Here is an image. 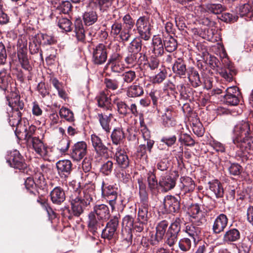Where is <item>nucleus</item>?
<instances>
[{
    "mask_svg": "<svg viewBox=\"0 0 253 253\" xmlns=\"http://www.w3.org/2000/svg\"><path fill=\"white\" fill-rule=\"evenodd\" d=\"M91 3L100 10L104 11L111 5L112 0H92Z\"/></svg>",
    "mask_w": 253,
    "mask_h": 253,
    "instance_id": "09e8293b",
    "label": "nucleus"
},
{
    "mask_svg": "<svg viewBox=\"0 0 253 253\" xmlns=\"http://www.w3.org/2000/svg\"><path fill=\"white\" fill-rule=\"evenodd\" d=\"M179 141L185 145L192 146L195 144V141L192 138L186 133L181 134L179 136Z\"/></svg>",
    "mask_w": 253,
    "mask_h": 253,
    "instance_id": "603ef678",
    "label": "nucleus"
},
{
    "mask_svg": "<svg viewBox=\"0 0 253 253\" xmlns=\"http://www.w3.org/2000/svg\"><path fill=\"white\" fill-rule=\"evenodd\" d=\"M149 96L152 99L154 107H157L158 105V100L160 96V91L153 89L149 93Z\"/></svg>",
    "mask_w": 253,
    "mask_h": 253,
    "instance_id": "0e129e2a",
    "label": "nucleus"
},
{
    "mask_svg": "<svg viewBox=\"0 0 253 253\" xmlns=\"http://www.w3.org/2000/svg\"><path fill=\"white\" fill-rule=\"evenodd\" d=\"M240 238V233L236 228H231L227 230L224 234L223 241L225 243L236 242Z\"/></svg>",
    "mask_w": 253,
    "mask_h": 253,
    "instance_id": "c85d7f7f",
    "label": "nucleus"
},
{
    "mask_svg": "<svg viewBox=\"0 0 253 253\" xmlns=\"http://www.w3.org/2000/svg\"><path fill=\"white\" fill-rule=\"evenodd\" d=\"M228 222L227 216L221 213L215 219L212 225V232L213 233L218 234L223 232L226 227Z\"/></svg>",
    "mask_w": 253,
    "mask_h": 253,
    "instance_id": "a211bd4d",
    "label": "nucleus"
},
{
    "mask_svg": "<svg viewBox=\"0 0 253 253\" xmlns=\"http://www.w3.org/2000/svg\"><path fill=\"white\" fill-rule=\"evenodd\" d=\"M135 24L140 38L145 41L148 40L151 37V25L148 18L145 16L140 17Z\"/></svg>",
    "mask_w": 253,
    "mask_h": 253,
    "instance_id": "6e6552de",
    "label": "nucleus"
},
{
    "mask_svg": "<svg viewBox=\"0 0 253 253\" xmlns=\"http://www.w3.org/2000/svg\"><path fill=\"white\" fill-rule=\"evenodd\" d=\"M184 231L193 239L194 242L195 243L199 240L201 234V229L199 227L193 224H189L186 225Z\"/></svg>",
    "mask_w": 253,
    "mask_h": 253,
    "instance_id": "f704fd0d",
    "label": "nucleus"
},
{
    "mask_svg": "<svg viewBox=\"0 0 253 253\" xmlns=\"http://www.w3.org/2000/svg\"><path fill=\"white\" fill-rule=\"evenodd\" d=\"M96 118L102 129L106 133H109L111 129L110 122L113 118V115L111 113H98Z\"/></svg>",
    "mask_w": 253,
    "mask_h": 253,
    "instance_id": "4be33fe9",
    "label": "nucleus"
},
{
    "mask_svg": "<svg viewBox=\"0 0 253 253\" xmlns=\"http://www.w3.org/2000/svg\"><path fill=\"white\" fill-rule=\"evenodd\" d=\"M36 182L32 177H28L25 181V186L26 189L29 191L30 193L35 194Z\"/></svg>",
    "mask_w": 253,
    "mask_h": 253,
    "instance_id": "864d4df0",
    "label": "nucleus"
},
{
    "mask_svg": "<svg viewBox=\"0 0 253 253\" xmlns=\"http://www.w3.org/2000/svg\"><path fill=\"white\" fill-rule=\"evenodd\" d=\"M190 212L191 221L196 226H200L206 222V212L201 210L198 205H192L190 209Z\"/></svg>",
    "mask_w": 253,
    "mask_h": 253,
    "instance_id": "9d476101",
    "label": "nucleus"
},
{
    "mask_svg": "<svg viewBox=\"0 0 253 253\" xmlns=\"http://www.w3.org/2000/svg\"><path fill=\"white\" fill-rule=\"evenodd\" d=\"M176 140V136L172 135L170 136H164L162 137L161 140V141L166 144L168 146L170 147L175 143Z\"/></svg>",
    "mask_w": 253,
    "mask_h": 253,
    "instance_id": "338daca9",
    "label": "nucleus"
},
{
    "mask_svg": "<svg viewBox=\"0 0 253 253\" xmlns=\"http://www.w3.org/2000/svg\"><path fill=\"white\" fill-rule=\"evenodd\" d=\"M252 8L249 3H245L239 7V14L241 16L246 15L249 13L251 12Z\"/></svg>",
    "mask_w": 253,
    "mask_h": 253,
    "instance_id": "69168bd1",
    "label": "nucleus"
},
{
    "mask_svg": "<svg viewBox=\"0 0 253 253\" xmlns=\"http://www.w3.org/2000/svg\"><path fill=\"white\" fill-rule=\"evenodd\" d=\"M161 119L162 124L165 127L173 126L176 125L175 113L170 107L167 108L165 109Z\"/></svg>",
    "mask_w": 253,
    "mask_h": 253,
    "instance_id": "5701e85b",
    "label": "nucleus"
},
{
    "mask_svg": "<svg viewBox=\"0 0 253 253\" xmlns=\"http://www.w3.org/2000/svg\"><path fill=\"white\" fill-rule=\"evenodd\" d=\"M56 166L58 174L62 178L68 177L72 169V164L69 160H60L56 163Z\"/></svg>",
    "mask_w": 253,
    "mask_h": 253,
    "instance_id": "f3484780",
    "label": "nucleus"
},
{
    "mask_svg": "<svg viewBox=\"0 0 253 253\" xmlns=\"http://www.w3.org/2000/svg\"><path fill=\"white\" fill-rule=\"evenodd\" d=\"M50 199L53 203L60 205L65 200V194L62 188L57 186L50 193Z\"/></svg>",
    "mask_w": 253,
    "mask_h": 253,
    "instance_id": "393cba45",
    "label": "nucleus"
},
{
    "mask_svg": "<svg viewBox=\"0 0 253 253\" xmlns=\"http://www.w3.org/2000/svg\"><path fill=\"white\" fill-rule=\"evenodd\" d=\"M175 184L176 178L169 175L161 176L159 180V185L165 192L173 189Z\"/></svg>",
    "mask_w": 253,
    "mask_h": 253,
    "instance_id": "b1692460",
    "label": "nucleus"
},
{
    "mask_svg": "<svg viewBox=\"0 0 253 253\" xmlns=\"http://www.w3.org/2000/svg\"><path fill=\"white\" fill-rule=\"evenodd\" d=\"M59 115L61 118H64L68 122H72L75 120L73 112L66 107H62L60 109Z\"/></svg>",
    "mask_w": 253,
    "mask_h": 253,
    "instance_id": "a18cd8bd",
    "label": "nucleus"
},
{
    "mask_svg": "<svg viewBox=\"0 0 253 253\" xmlns=\"http://www.w3.org/2000/svg\"><path fill=\"white\" fill-rule=\"evenodd\" d=\"M75 31L77 40L79 41L84 42L85 41V30L82 21L80 19H77L75 21Z\"/></svg>",
    "mask_w": 253,
    "mask_h": 253,
    "instance_id": "ea45409f",
    "label": "nucleus"
},
{
    "mask_svg": "<svg viewBox=\"0 0 253 253\" xmlns=\"http://www.w3.org/2000/svg\"><path fill=\"white\" fill-rule=\"evenodd\" d=\"M87 152V145L84 141L78 142L72 148L71 157L76 161L81 160Z\"/></svg>",
    "mask_w": 253,
    "mask_h": 253,
    "instance_id": "ddd939ff",
    "label": "nucleus"
},
{
    "mask_svg": "<svg viewBox=\"0 0 253 253\" xmlns=\"http://www.w3.org/2000/svg\"><path fill=\"white\" fill-rule=\"evenodd\" d=\"M125 28L128 30H131L134 25V21L129 14L126 15L123 18Z\"/></svg>",
    "mask_w": 253,
    "mask_h": 253,
    "instance_id": "bf43d9fd",
    "label": "nucleus"
},
{
    "mask_svg": "<svg viewBox=\"0 0 253 253\" xmlns=\"http://www.w3.org/2000/svg\"><path fill=\"white\" fill-rule=\"evenodd\" d=\"M208 184L210 190L214 194L216 198H219L223 196L224 190L221 183L218 180L210 181Z\"/></svg>",
    "mask_w": 253,
    "mask_h": 253,
    "instance_id": "c756f323",
    "label": "nucleus"
},
{
    "mask_svg": "<svg viewBox=\"0 0 253 253\" xmlns=\"http://www.w3.org/2000/svg\"><path fill=\"white\" fill-rule=\"evenodd\" d=\"M110 216L108 207L105 204L96 205L93 208V211L88 215V227L94 234L98 229L103 226V223Z\"/></svg>",
    "mask_w": 253,
    "mask_h": 253,
    "instance_id": "7ed1b4c3",
    "label": "nucleus"
},
{
    "mask_svg": "<svg viewBox=\"0 0 253 253\" xmlns=\"http://www.w3.org/2000/svg\"><path fill=\"white\" fill-rule=\"evenodd\" d=\"M111 139L113 144L116 145L123 143L125 139V135L122 128L117 127L114 129L111 135Z\"/></svg>",
    "mask_w": 253,
    "mask_h": 253,
    "instance_id": "2f4dec72",
    "label": "nucleus"
},
{
    "mask_svg": "<svg viewBox=\"0 0 253 253\" xmlns=\"http://www.w3.org/2000/svg\"><path fill=\"white\" fill-rule=\"evenodd\" d=\"M92 145L96 154L106 157L108 155V148L103 143L101 139L96 134H92L90 137Z\"/></svg>",
    "mask_w": 253,
    "mask_h": 253,
    "instance_id": "2eb2a0df",
    "label": "nucleus"
},
{
    "mask_svg": "<svg viewBox=\"0 0 253 253\" xmlns=\"http://www.w3.org/2000/svg\"><path fill=\"white\" fill-rule=\"evenodd\" d=\"M101 191L102 196L109 202L112 210H114L118 198L117 189L114 186L102 181Z\"/></svg>",
    "mask_w": 253,
    "mask_h": 253,
    "instance_id": "423d86ee",
    "label": "nucleus"
},
{
    "mask_svg": "<svg viewBox=\"0 0 253 253\" xmlns=\"http://www.w3.org/2000/svg\"><path fill=\"white\" fill-rule=\"evenodd\" d=\"M156 169H153V170H150L147 173L148 187L152 193L157 191L159 185V182L156 176Z\"/></svg>",
    "mask_w": 253,
    "mask_h": 253,
    "instance_id": "bb28decb",
    "label": "nucleus"
},
{
    "mask_svg": "<svg viewBox=\"0 0 253 253\" xmlns=\"http://www.w3.org/2000/svg\"><path fill=\"white\" fill-rule=\"evenodd\" d=\"M163 41L165 49L167 51L171 52L176 49L177 46V42L172 36L169 35L167 36H165Z\"/></svg>",
    "mask_w": 253,
    "mask_h": 253,
    "instance_id": "4c0bfd02",
    "label": "nucleus"
},
{
    "mask_svg": "<svg viewBox=\"0 0 253 253\" xmlns=\"http://www.w3.org/2000/svg\"><path fill=\"white\" fill-rule=\"evenodd\" d=\"M165 209L170 213L177 212L180 209V202L177 198L172 196H167L163 201Z\"/></svg>",
    "mask_w": 253,
    "mask_h": 253,
    "instance_id": "aec40b11",
    "label": "nucleus"
},
{
    "mask_svg": "<svg viewBox=\"0 0 253 253\" xmlns=\"http://www.w3.org/2000/svg\"><path fill=\"white\" fill-rule=\"evenodd\" d=\"M149 206L140 205L138 211L137 220L141 221L142 223H146L150 217L151 214L149 213L148 210Z\"/></svg>",
    "mask_w": 253,
    "mask_h": 253,
    "instance_id": "c9c22d12",
    "label": "nucleus"
},
{
    "mask_svg": "<svg viewBox=\"0 0 253 253\" xmlns=\"http://www.w3.org/2000/svg\"><path fill=\"white\" fill-rule=\"evenodd\" d=\"M119 214L114 215L111 218L106 224L105 228L102 231V237L110 240L117 234V229L119 225Z\"/></svg>",
    "mask_w": 253,
    "mask_h": 253,
    "instance_id": "0eeeda50",
    "label": "nucleus"
},
{
    "mask_svg": "<svg viewBox=\"0 0 253 253\" xmlns=\"http://www.w3.org/2000/svg\"><path fill=\"white\" fill-rule=\"evenodd\" d=\"M113 168L112 161L108 160L104 163L101 166V172L105 175H109L112 171Z\"/></svg>",
    "mask_w": 253,
    "mask_h": 253,
    "instance_id": "6e6d98bb",
    "label": "nucleus"
},
{
    "mask_svg": "<svg viewBox=\"0 0 253 253\" xmlns=\"http://www.w3.org/2000/svg\"><path fill=\"white\" fill-rule=\"evenodd\" d=\"M98 106L106 110H111L112 109L111 100L110 97L103 92L100 93L99 95L96 96Z\"/></svg>",
    "mask_w": 253,
    "mask_h": 253,
    "instance_id": "cd10ccee",
    "label": "nucleus"
},
{
    "mask_svg": "<svg viewBox=\"0 0 253 253\" xmlns=\"http://www.w3.org/2000/svg\"><path fill=\"white\" fill-rule=\"evenodd\" d=\"M114 102L116 104L117 110L120 114L126 115L128 113L129 107L125 102L118 99H114Z\"/></svg>",
    "mask_w": 253,
    "mask_h": 253,
    "instance_id": "49530a36",
    "label": "nucleus"
},
{
    "mask_svg": "<svg viewBox=\"0 0 253 253\" xmlns=\"http://www.w3.org/2000/svg\"><path fill=\"white\" fill-rule=\"evenodd\" d=\"M224 101L226 104L231 106H236L239 103V96H224Z\"/></svg>",
    "mask_w": 253,
    "mask_h": 253,
    "instance_id": "680f3d73",
    "label": "nucleus"
},
{
    "mask_svg": "<svg viewBox=\"0 0 253 253\" xmlns=\"http://www.w3.org/2000/svg\"><path fill=\"white\" fill-rule=\"evenodd\" d=\"M153 52L156 56L161 55L164 53V42L159 36H154L153 39Z\"/></svg>",
    "mask_w": 253,
    "mask_h": 253,
    "instance_id": "e433bc0d",
    "label": "nucleus"
},
{
    "mask_svg": "<svg viewBox=\"0 0 253 253\" xmlns=\"http://www.w3.org/2000/svg\"><path fill=\"white\" fill-rule=\"evenodd\" d=\"M6 162L11 167L14 169H23L27 167L23 157L17 150H14L10 153L7 158Z\"/></svg>",
    "mask_w": 253,
    "mask_h": 253,
    "instance_id": "9b49d317",
    "label": "nucleus"
},
{
    "mask_svg": "<svg viewBox=\"0 0 253 253\" xmlns=\"http://www.w3.org/2000/svg\"><path fill=\"white\" fill-rule=\"evenodd\" d=\"M223 67L219 69V74L227 82H230L233 80V77L236 72L230 63L228 58H225L222 60Z\"/></svg>",
    "mask_w": 253,
    "mask_h": 253,
    "instance_id": "4468645a",
    "label": "nucleus"
},
{
    "mask_svg": "<svg viewBox=\"0 0 253 253\" xmlns=\"http://www.w3.org/2000/svg\"><path fill=\"white\" fill-rule=\"evenodd\" d=\"M10 98L7 97L8 105L11 108L12 114L9 118V123L12 127H16L15 131L20 126L22 112H24V103L20 101V97L16 93L12 94Z\"/></svg>",
    "mask_w": 253,
    "mask_h": 253,
    "instance_id": "20e7f679",
    "label": "nucleus"
},
{
    "mask_svg": "<svg viewBox=\"0 0 253 253\" xmlns=\"http://www.w3.org/2000/svg\"><path fill=\"white\" fill-rule=\"evenodd\" d=\"M138 56V54L131 52L125 58V61L127 65L133 66L137 63Z\"/></svg>",
    "mask_w": 253,
    "mask_h": 253,
    "instance_id": "13d9d810",
    "label": "nucleus"
},
{
    "mask_svg": "<svg viewBox=\"0 0 253 253\" xmlns=\"http://www.w3.org/2000/svg\"><path fill=\"white\" fill-rule=\"evenodd\" d=\"M107 59V48L102 43L98 44L93 49L92 60L94 64L101 65Z\"/></svg>",
    "mask_w": 253,
    "mask_h": 253,
    "instance_id": "f8f14e48",
    "label": "nucleus"
},
{
    "mask_svg": "<svg viewBox=\"0 0 253 253\" xmlns=\"http://www.w3.org/2000/svg\"><path fill=\"white\" fill-rule=\"evenodd\" d=\"M187 76L189 82L194 87H197L200 85L201 82L199 74L194 67L188 68Z\"/></svg>",
    "mask_w": 253,
    "mask_h": 253,
    "instance_id": "7c9ffc66",
    "label": "nucleus"
},
{
    "mask_svg": "<svg viewBox=\"0 0 253 253\" xmlns=\"http://www.w3.org/2000/svg\"><path fill=\"white\" fill-rule=\"evenodd\" d=\"M104 83L107 88L114 90L118 87V82L116 80L105 79Z\"/></svg>",
    "mask_w": 253,
    "mask_h": 253,
    "instance_id": "e2e57ef3",
    "label": "nucleus"
},
{
    "mask_svg": "<svg viewBox=\"0 0 253 253\" xmlns=\"http://www.w3.org/2000/svg\"><path fill=\"white\" fill-rule=\"evenodd\" d=\"M169 166V163L167 159H162L158 161L156 164V167L154 169H158L161 171H166L168 169Z\"/></svg>",
    "mask_w": 253,
    "mask_h": 253,
    "instance_id": "052dcab7",
    "label": "nucleus"
},
{
    "mask_svg": "<svg viewBox=\"0 0 253 253\" xmlns=\"http://www.w3.org/2000/svg\"><path fill=\"white\" fill-rule=\"evenodd\" d=\"M191 241L188 238L181 239L178 242V247L180 250L183 252L189 251L191 248Z\"/></svg>",
    "mask_w": 253,
    "mask_h": 253,
    "instance_id": "de8ad7c7",
    "label": "nucleus"
},
{
    "mask_svg": "<svg viewBox=\"0 0 253 253\" xmlns=\"http://www.w3.org/2000/svg\"><path fill=\"white\" fill-rule=\"evenodd\" d=\"M167 73L165 71H161L153 78L154 83L160 84L162 83L166 78Z\"/></svg>",
    "mask_w": 253,
    "mask_h": 253,
    "instance_id": "774afa93",
    "label": "nucleus"
},
{
    "mask_svg": "<svg viewBox=\"0 0 253 253\" xmlns=\"http://www.w3.org/2000/svg\"><path fill=\"white\" fill-rule=\"evenodd\" d=\"M106 67L110 68L113 72L116 73H121L125 69V66L121 61L107 64Z\"/></svg>",
    "mask_w": 253,
    "mask_h": 253,
    "instance_id": "8fccbe9b",
    "label": "nucleus"
},
{
    "mask_svg": "<svg viewBox=\"0 0 253 253\" xmlns=\"http://www.w3.org/2000/svg\"><path fill=\"white\" fill-rule=\"evenodd\" d=\"M182 219L179 217H176L165 234V244L170 247H173L177 241L178 235L180 231L181 224L182 222Z\"/></svg>",
    "mask_w": 253,
    "mask_h": 253,
    "instance_id": "39448f33",
    "label": "nucleus"
},
{
    "mask_svg": "<svg viewBox=\"0 0 253 253\" xmlns=\"http://www.w3.org/2000/svg\"><path fill=\"white\" fill-rule=\"evenodd\" d=\"M168 226V222L166 220L161 221L157 226L156 238L158 241H161L166 234V229Z\"/></svg>",
    "mask_w": 253,
    "mask_h": 253,
    "instance_id": "a19ab883",
    "label": "nucleus"
},
{
    "mask_svg": "<svg viewBox=\"0 0 253 253\" xmlns=\"http://www.w3.org/2000/svg\"><path fill=\"white\" fill-rule=\"evenodd\" d=\"M228 170L230 174L236 176L241 173L242 167L237 163H233L228 168Z\"/></svg>",
    "mask_w": 253,
    "mask_h": 253,
    "instance_id": "4d7b16f0",
    "label": "nucleus"
},
{
    "mask_svg": "<svg viewBox=\"0 0 253 253\" xmlns=\"http://www.w3.org/2000/svg\"><path fill=\"white\" fill-rule=\"evenodd\" d=\"M181 191L184 193L193 191L195 187L194 181L190 177H187L181 179Z\"/></svg>",
    "mask_w": 253,
    "mask_h": 253,
    "instance_id": "58836bf2",
    "label": "nucleus"
},
{
    "mask_svg": "<svg viewBox=\"0 0 253 253\" xmlns=\"http://www.w3.org/2000/svg\"><path fill=\"white\" fill-rule=\"evenodd\" d=\"M114 159L121 168L126 169L128 167L129 164L128 157L125 149L122 147L119 146L116 148Z\"/></svg>",
    "mask_w": 253,
    "mask_h": 253,
    "instance_id": "dca6fc26",
    "label": "nucleus"
},
{
    "mask_svg": "<svg viewBox=\"0 0 253 253\" xmlns=\"http://www.w3.org/2000/svg\"><path fill=\"white\" fill-rule=\"evenodd\" d=\"M172 70L177 76L185 78L187 74L188 69L185 61L182 58L175 59L172 67Z\"/></svg>",
    "mask_w": 253,
    "mask_h": 253,
    "instance_id": "412c9836",
    "label": "nucleus"
},
{
    "mask_svg": "<svg viewBox=\"0 0 253 253\" xmlns=\"http://www.w3.org/2000/svg\"><path fill=\"white\" fill-rule=\"evenodd\" d=\"M132 52L136 53L138 54V52L140 51L142 48L141 41L139 39H134L130 43L129 46Z\"/></svg>",
    "mask_w": 253,
    "mask_h": 253,
    "instance_id": "3c124183",
    "label": "nucleus"
},
{
    "mask_svg": "<svg viewBox=\"0 0 253 253\" xmlns=\"http://www.w3.org/2000/svg\"><path fill=\"white\" fill-rule=\"evenodd\" d=\"M142 136L145 141L146 142L147 150L151 153L154 144V141L151 139L150 131L147 127L144 126L141 129Z\"/></svg>",
    "mask_w": 253,
    "mask_h": 253,
    "instance_id": "79ce46f5",
    "label": "nucleus"
},
{
    "mask_svg": "<svg viewBox=\"0 0 253 253\" xmlns=\"http://www.w3.org/2000/svg\"><path fill=\"white\" fill-rule=\"evenodd\" d=\"M123 80L126 83H132L136 78V73L134 71L129 70L122 75Z\"/></svg>",
    "mask_w": 253,
    "mask_h": 253,
    "instance_id": "5fc2aeb1",
    "label": "nucleus"
},
{
    "mask_svg": "<svg viewBox=\"0 0 253 253\" xmlns=\"http://www.w3.org/2000/svg\"><path fill=\"white\" fill-rule=\"evenodd\" d=\"M205 11L209 13L219 14L222 13L225 8L220 3H207L203 5Z\"/></svg>",
    "mask_w": 253,
    "mask_h": 253,
    "instance_id": "72a5a7b5",
    "label": "nucleus"
},
{
    "mask_svg": "<svg viewBox=\"0 0 253 253\" xmlns=\"http://www.w3.org/2000/svg\"><path fill=\"white\" fill-rule=\"evenodd\" d=\"M25 137L29 146H32V149L37 154L41 157L47 155V148L39 138L31 136L29 133H27Z\"/></svg>",
    "mask_w": 253,
    "mask_h": 253,
    "instance_id": "1a4fd4ad",
    "label": "nucleus"
},
{
    "mask_svg": "<svg viewBox=\"0 0 253 253\" xmlns=\"http://www.w3.org/2000/svg\"><path fill=\"white\" fill-rule=\"evenodd\" d=\"M143 87L138 85H131L128 88L126 94L129 97H136L143 95Z\"/></svg>",
    "mask_w": 253,
    "mask_h": 253,
    "instance_id": "37998d69",
    "label": "nucleus"
},
{
    "mask_svg": "<svg viewBox=\"0 0 253 253\" xmlns=\"http://www.w3.org/2000/svg\"><path fill=\"white\" fill-rule=\"evenodd\" d=\"M18 57L22 67L26 70L30 71L32 67L29 63L26 48L22 47L18 51Z\"/></svg>",
    "mask_w": 253,
    "mask_h": 253,
    "instance_id": "a878e982",
    "label": "nucleus"
},
{
    "mask_svg": "<svg viewBox=\"0 0 253 253\" xmlns=\"http://www.w3.org/2000/svg\"><path fill=\"white\" fill-rule=\"evenodd\" d=\"M56 23L61 30L66 32H70L72 29V23L71 21L62 16L56 17Z\"/></svg>",
    "mask_w": 253,
    "mask_h": 253,
    "instance_id": "473e14b6",
    "label": "nucleus"
},
{
    "mask_svg": "<svg viewBox=\"0 0 253 253\" xmlns=\"http://www.w3.org/2000/svg\"><path fill=\"white\" fill-rule=\"evenodd\" d=\"M83 19L85 24L90 26L94 24L97 20V15L94 11L90 10L85 12L83 15Z\"/></svg>",
    "mask_w": 253,
    "mask_h": 253,
    "instance_id": "c03bdc74",
    "label": "nucleus"
},
{
    "mask_svg": "<svg viewBox=\"0 0 253 253\" xmlns=\"http://www.w3.org/2000/svg\"><path fill=\"white\" fill-rule=\"evenodd\" d=\"M232 141L243 153L253 150V130L248 122L242 121L234 127Z\"/></svg>",
    "mask_w": 253,
    "mask_h": 253,
    "instance_id": "f03ea898",
    "label": "nucleus"
},
{
    "mask_svg": "<svg viewBox=\"0 0 253 253\" xmlns=\"http://www.w3.org/2000/svg\"><path fill=\"white\" fill-rule=\"evenodd\" d=\"M134 218L129 215H126L122 220V234L125 239L132 236L131 230L133 227Z\"/></svg>",
    "mask_w": 253,
    "mask_h": 253,
    "instance_id": "6ab92c4d",
    "label": "nucleus"
},
{
    "mask_svg": "<svg viewBox=\"0 0 253 253\" xmlns=\"http://www.w3.org/2000/svg\"><path fill=\"white\" fill-rule=\"evenodd\" d=\"M69 196V201L71 205V210L66 208L63 211L65 217L72 219L73 216H79L84 210L93 201L94 190L92 187H85L81 189L77 188L71 192Z\"/></svg>",
    "mask_w": 253,
    "mask_h": 253,
    "instance_id": "f257e3e1",
    "label": "nucleus"
}]
</instances>
